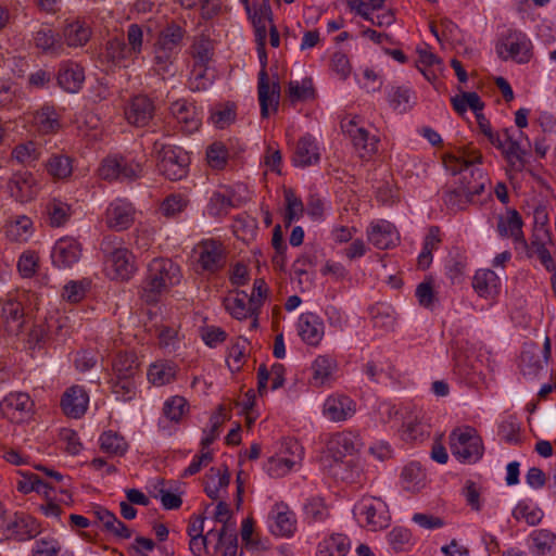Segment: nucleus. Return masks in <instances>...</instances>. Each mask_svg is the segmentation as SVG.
<instances>
[{
  "label": "nucleus",
  "mask_w": 556,
  "mask_h": 556,
  "mask_svg": "<svg viewBox=\"0 0 556 556\" xmlns=\"http://www.w3.org/2000/svg\"><path fill=\"white\" fill-rule=\"evenodd\" d=\"M500 279L491 269H479L473 279L472 287L482 298H490L497 293Z\"/></svg>",
  "instance_id": "nucleus-41"
},
{
  "label": "nucleus",
  "mask_w": 556,
  "mask_h": 556,
  "mask_svg": "<svg viewBox=\"0 0 556 556\" xmlns=\"http://www.w3.org/2000/svg\"><path fill=\"white\" fill-rule=\"evenodd\" d=\"M226 311L236 319L243 320L249 315H255L258 309V301L250 300L245 291H236L235 295L227 296L224 300Z\"/></svg>",
  "instance_id": "nucleus-27"
},
{
  "label": "nucleus",
  "mask_w": 556,
  "mask_h": 556,
  "mask_svg": "<svg viewBox=\"0 0 556 556\" xmlns=\"http://www.w3.org/2000/svg\"><path fill=\"white\" fill-rule=\"evenodd\" d=\"M81 256L80 243L72 237L59 239L52 249V264L58 268H70L79 261Z\"/></svg>",
  "instance_id": "nucleus-17"
},
{
  "label": "nucleus",
  "mask_w": 556,
  "mask_h": 556,
  "mask_svg": "<svg viewBox=\"0 0 556 556\" xmlns=\"http://www.w3.org/2000/svg\"><path fill=\"white\" fill-rule=\"evenodd\" d=\"M286 213L285 224L290 226L293 222L299 220L304 213V205L300 198H298L292 190L285 191Z\"/></svg>",
  "instance_id": "nucleus-56"
},
{
  "label": "nucleus",
  "mask_w": 556,
  "mask_h": 556,
  "mask_svg": "<svg viewBox=\"0 0 556 556\" xmlns=\"http://www.w3.org/2000/svg\"><path fill=\"white\" fill-rule=\"evenodd\" d=\"M324 321L314 313H304L298 321V331L301 339L308 345L316 346L325 333Z\"/></svg>",
  "instance_id": "nucleus-26"
},
{
  "label": "nucleus",
  "mask_w": 556,
  "mask_h": 556,
  "mask_svg": "<svg viewBox=\"0 0 556 556\" xmlns=\"http://www.w3.org/2000/svg\"><path fill=\"white\" fill-rule=\"evenodd\" d=\"M186 30L178 24H168L160 31L153 45L152 70L163 79L175 75V62L181 50Z\"/></svg>",
  "instance_id": "nucleus-2"
},
{
  "label": "nucleus",
  "mask_w": 556,
  "mask_h": 556,
  "mask_svg": "<svg viewBox=\"0 0 556 556\" xmlns=\"http://www.w3.org/2000/svg\"><path fill=\"white\" fill-rule=\"evenodd\" d=\"M319 160L320 153L315 138L312 135L301 137L292 156L293 165L307 167L317 164Z\"/></svg>",
  "instance_id": "nucleus-31"
},
{
  "label": "nucleus",
  "mask_w": 556,
  "mask_h": 556,
  "mask_svg": "<svg viewBox=\"0 0 556 556\" xmlns=\"http://www.w3.org/2000/svg\"><path fill=\"white\" fill-rule=\"evenodd\" d=\"M356 412V403L349 396L334 394L327 397L324 403V416L334 422L351 418Z\"/></svg>",
  "instance_id": "nucleus-22"
},
{
  "label": "nucleus",
  "mask_w": 556,
  "mask_h": 556,
  "mask_svg": "<svg viewBox=\"0 0 556 556\" xmlns=\"http://www.w3.org/2000/svg\"><path fill=\"white\" fill-rule=\"evenodd\" d=\"M304 514L307 519L316 522L327 519L329 516V510L323 498L313 497L308 500L304 505Z\"/></svg>",
  "instance_id": "nucleus-64"
},
{
  "label": "nucleus",
  "mask_w": 556,
  "mask_h": 556,
  "mask_svg": "<svg viewBox=\"0 0 556 556\" xmlns=\"http://www.w3.org/2000/svg\"><path fill=\"white\" fill-rule=\"evenodd\" d=\"M89 397L83 387L74 386L65 391L61 400V406L66 416L81 417L88 407Z\"/></svg>",
  "instance_id": "nucleus-30"
},
{
  "label": "nucleus",
  "mask_w": 556,
  "mask_h": 556,
  "mask_svg": "<svg viewBox=\"0 0 556 556\" xmlns=\"http://www.w3.org/2000/svg\"><path fill=\"white\" fill-rule=\"evenodd\" d=\"M370 317L375 328L386 331L393 329L395 316L393 309L384 304H376L370 308Z\"/></svg>",
  "instance_id": "nucleus-51"
},
{
  "label": "nucleus",
  "mask_w": 556,
  "mask_h": 556,
  "mask_svg": "<svg viewBox=\"0 0 556 556\" xmlns=\"http://www.w3.org/2000/svg\"><path fill=\"white\" fill-rule=\"evenodd\" d=\"M198 265L202 271L214 274L226 264V253L223 244L216 240H204L195 248Z\"/></svg>",
  "instance_id": "nucleus-12"
},
{
  "label": "nucleus",
  "mask_w": 556,
  "mask_h": 556,
  "mask_svg": "<svg viewBox=\"0 0 556 556\" xmlns=\"http://www.w3.org/2000/svg\"><path fill=\"white\" fill-rule=\"evenodd\" d=\"M361 446L359 439L352 432H339L328 441L327 450L332 459L331 473L342 481L354 482L361 473L359 466L348 456H353Z\"/></svg>",
  "instance_id": "nucleus-1"
},
{
  "label": "nucleus",
  "mask_w": 556,
  "mask_h": 556,
  "mask_svg": "<svg viewBox=\"0 0 556 556\" xmlns=\"http://www.w3.org/2000/svg\"><path fill=\"white\" fill-rule=\"evenodd\" d=\"M256 50L262 65L257 83L258 101L261 105V115L266 118L269 114V106H271L274 111H277L278 109L280 85L279 81H274L271 85L269 84L268 74L266 72L267 54L265 43L260 42Z\"/></svg>",
  "instance_id": "nucleus-9"
},
{
  "label": "nucleus",
  "mask_w": 556,
  "mask_h": 556,
  "mask_svg": "<svg viewBox=\"0 0 556 556\" xmlns=\"http://www.w3.org/2000/svg\"><path fill=\"white\" fill-rule=\"evenodd\" d=\"M351 541L343 533H334L318 544L317 556H346Z\"/></svg>",
  "instance_id": "nucleus-38"
},
{
  "label": "nucleus",
  "mask_w": 556,
  "mask_h": 556,
  "mask_svg": "<svg viewBox=\"0 0 556 556\" xmlns=\"http://www.w3.org/2000/svg\"><path fill=\"white\" fill-rule=\"evenodd\" d=\"M219 547L224 548L222 556H237L238 535L235 528L228 531L227 527H222L217 532V544L215 548L217 549Z\"/></svg>",
  "instance_id": "nucleus-58"
},
{
  "label": "nucleus",
  "mask_w": 556,
  "mask_h": 556,
  "mask_svg": "<svg viewBox=\"0 0 556 556\" xmlns=\"http://www.w3.org/2000/svg\"><path fill=\"white\" fill-rule=\"evenodd\" d=\"M388 99L392 109L400 113L407 112L415 104L414 92L406 87H391Z\"/></svg>",
  "instance_id": "nucleus-46"
},
{
  "label": "nucleus",
  "mask_w": 556,
  "mask_h": 556,
  "mask_svg": "<svg viewBox=\"0 0 556 556\" xmlns=\"http://www.w3.org/2000/svg\"><path fill=\"white\" fill-rule=\"evenodd\" d=\"M180 279L181 271L176 263L169 258H154L148 266L141 298L149 304L155 303L162 292L178 285Z\"/></svg>",
  "instance_id": "nucleus-3"
},
{
  "label": "nucleus",
  "mask_w": 556,
  "mask_h": 556,
  "mask_svg": "<svg viewBox=\"0 0 556 556\" xmlns=\"http://www.w3.org/2000/svg\"><path fill=\"white\" fill-rule=\"evenodd\" d=\"M33 41L35 47L46 55L58 58L64 52V43L60 35L47 25H42L34 33Z\"/></svg>",
  "instance_id": "nucleus-28"
},
{
  "label": "nucleus",
  "mask_w": 556,
  "mask_h": 556,
  "mask_svg": "<svg viewBox=\"0 0 556 556\" xmlns=\"http://www.w3.org/2000/svg\"><path fill=\"white\" fill-rule=\"evenodd\" d=\"M169 112L180 125V129L186 134L195 132L202 124V113L197 109L193 102L186 99L172 102Z\"/></svg>",
  "instance_id": "nucleus-14"
},
{
  "label": "nucleus",
  "mask_w": 556,
  "mask_h": 556,
  "mask_svg": "<svg viewBox=\"0 0 556 556\" xmlns=\"http://www.w3.org/2000/svg\"><path fill=\"white\" fill-rule=\"evenodd\" d=\"M273 522L269 525L273 534L291 536L296 529L294 514L286 505H276L271 513Z\"/></svg>",
  "instance_id": "nucleus-32"
},
{
  "label": "nucleus",
  "mask_w": 556,
  "mask_h": 556,
  "mask_svg": "<svg viewBox=\"0 0 556 556\" xmlns=\"http://www.w3.org/2000/svg\"><path fill=\"white\" fill-rule=\"evenodd\" d=\"M90 25L84 20L67 22L63 27L62 36L70 48L84 47L91 38Z\"/></svg>",
  "instance_id": "nucleus-33"
},
{
  "label": "nucleus",
  "mask_w": 556,
  "mask_h": 556,
  "mask_svg": "<svg viewBox=\"0 0 556 556\" xmlns=\"http://www.w3.org/2000/svg\"><path fill=\"white\" fill-rule=\"evenodd\" d=\"M488 178L482 169L472 167L468 173L463 174L460 179V192L464 193L466 201H472L473 197L483 192Z\"/></svg>",
  "instance_id": "nucleus-35"
},
{
  "label": "nucleus",
  "mask_w": 556,
  "mask_h": 556,
  "mask_svg": "<svg viewBox=\"0 0 556 556\" xmlns=\"http://www.w3.org/2000/svg\"><path fill=\"white\" fill-rule=\"evenodd\" d=\"M46 169L54 179H67L73 173V160L66 154H52L46 162Z\"/></svg>",
  "instance_id": "nucleus-44"
},
{
  "label": "nucleus",
  "mask_w": 556,
  "mask_h": 556,
  "mask_svg": "<svg viewBox=\"0 0 556 556\" xmlns=\"http://www.w3.org/2000/svg\"><path fill=\"white\" fill-rule=\"evenodd\" d=\"M496 53L503 61L528 63L532 55V43L521 30L508 29L496 43Z\"/></svg>",
  "instance_id": "nucleus-6"
},
{
  "label": "nucleus",
  "mask_w": 556,
  "mask_h": 556,
  "mask_svg": "<svg viewBox=\"0 0 556 556\" xmlns=\"http://www.w3.org/2000/svg\"><path fill=\"white\" fill-rule=\"evenodd\" d=\"M342 128L350 136L353 146L359 151L362 157L370 156L377 152L379 140L376 136H370L365 128L358 127L354 119L342 125Z\"/></svg>",
  "instance_id": "nucleus-24"
},
{
  "label": "nucleus",
  "mask_w": 556,
  "mask_h": 556,
  "mask_svg": "<svg viewBox=\"0 0 556 556\" xmlns=\"http://www.w3.org/2000/svg\"><path fill=\"white\" fill-rule=\"evenodd\" d=\"M97 520L101 523V530L116 539L127 540L132 535L131 530L121 521L116 515L105 507L96 506L92 510Z\"/></svg>",
  "instance_id": "nucleus-25"
},
{
  "label": "nucleus",
  "mask_w": 556,
  "mask_h": 556,
  "mask_svg": "<svg viewBox=\"0 0 556 556\" xmlns=\"http://www.w3.org/2000/svg\"><path fill=\"white\" fill-rule=\"evenodd\" d=\"M112 392L116 395V399L119 401H131L136 395V384L134 378H114L112 380Z\"/></svg>",
  "instance_id": "nucleus-62"
},
{
  "label": "nucleus",
  "mask_w": 556,
  "mask_h": 556,
  "mask_svg": "<svg viewBox=\"0 0 556 556\" xmlns=\"http://www.w3.org/2000/svg\"><path fill=\"white\" fill-rule=\"evenodd\" d=\"M100 447L104 453L122 456L127 451V442L125 439L114 431H105L99 439Z\"/></svg>",
  "instance_id": "nucleus-50"
},
{
  "label": "nucleus",
  "mask_w": 556,
  "mask_h": 556,
  "mask_svg": "<svg viewBox=\"0 0 556 556\" xmlns=\"http://www.w3.org/2000/svg\"><path fill=\"white\" fill-rule=\"evenodd\" d=\"M337 367V362L328 355H319L312 363L311 382L315 387L324 386L332 376Z\"/></svg>",
  "instance_id": "nucleus-40"
},
{
  "label": "nucleus",
  "mask_w": 556,
  "mask_h": 556,
  "mask_svg": "<svg viewBox=\"0 0 556 556\" xmlns=\"http://www.w3.org/2000/svg\"><path fill=\"white\" fill-rule=\"evenodd\" d=\"M530 540V551L533 555L544 556L556 547V534L547 529L532 531Z\"/></svg>",
  "instance_id": "nucleus-43"
},
{
  "label": "nucleus",
  "mask_w": 556,
  "mask_h": 556,
  "mask_svg": "<svg viewBox=\"0 0 556 556\" xmlns=\"http://www.w3.org/2000/svg\"><path fill=\"white\" fill-rule=\"evenodd\" d=\"M11 197L21 203L33 200L38 192L34 175L29 172H17L8 181Z\"/></svg>",
  "instance_id": "nucleus-21"
},
{
  "label": "nucleus",
  "mask_w": 556,
  "mask_h": 556,
  "mask_svg": "<svg viewBox=\"0 0 556 556\" xmlns=\"http://www.w3.org/2000/svg\"><path fill=\"white\" fill-rule=\"evenodd\" d=\"M522 226L520 214L516 210H508L506 216L498 218L497 231L501 237H511L516 242L526 244Z\"/></svg>",
  "instance_id": "nucleus-34"
},
{
  "label": "nucleus",
  "mask_w": 556,
  "mask_h": 556,
  "mask_svg": "<svg viewBox=\"0 0 556 556\" xmlns=\"http://www.w3.org/2000/svg\"><path fill=\"white\" fill-rule=\"evenodd\" d=\"M152 153L155 155L159 172L167 179L177 181L187 176L190 156L181 147L155 140Z\"/></svg>",
  "instance_id": "nucleus-4"
},
{
  "label": "nucleus",
  "mask_w": 556,
  "mask_h": 556,
  "mask_svg": "<svg viewBox=\"0 0 556 556\" xmlns=\"http://www.w3.org/2000/svg\"><path fill=\"white\" fill-rule=\"evenodd\" d=\"M429 426L417 416L408 417L402 426V439L406 442L422 440L429 434Z\"/></svg>",
  "instance_id": "nucleus-49"
},
{
  "label": "nucleus",
  "mask_w": 556,
  "mask_h": 556,
  "mask_svg": "<svg viewBox=\"0 0 556 556\" xmlns=\"http://www.w3.org/2000/svg\"><path fill=\"white\" fill-rule=\"evenodd\" d=\"M139 369L137 357L134 353H118L113 362V371L115 378H135Z\"/></svg>",
  "instance_id": "nucleus-45"
},
{
  "label": "nucleus",
  "mask_w": 556,
  "mask_h": 556,
  "mask_svg": "<svg viewBox=\"0 0 556 556\" xmlns=\"http://www.w3.org/2000/svg\"><path fill=\"white\" fill-rule=\"evenodd\" d=\"M4 533L8 539L18 542L27 541L39 533V525L36 519L24 513H16L4 525Z\"/></svg>",
  "instance_id": "nucleus-15"
},
{
  "label": "nucleus",
  "mask_w": 556,
  "mask_h": 556,
  "mask_svg": "<svg viewBox=\"0 0 556 556\" xmlns=\"http://www.w3.org/2000/svg\"><path fill=\"white\" fill-rule=\"evenodd\" d=\"M206 160L208 165L214 169L225 167L228 160V150L222 142L212 143L206 151Z\"/></svg>",
  "instance_id": "nucleus-63"
},
{
  "label": "nucleus",
  "mask_w": 556,
  "mask_h": 556,
  "mask_svg": "<svg viewBox=\"0 0 556 556\" xmlns=\"http://www.w3.org/2000/svg\"><path fill=\"white\" fill-rule=\"evenodd\" d=\"M46 213L49 218V224L52 227L63 226L70 217V205L53 199L46 205Z\"/></svg>",
  "instance_id": "nucleus-55"
},
{
  "label": "nucleus",
  "mask_w": 556,
  "mask_h": 556,
  "mask_svg": "<svg viewBox=\"0 0 556 556\" xmlns=\"http://www.w3.org/2000/svg\"><path fill=\"white\" fill-rule=\"evenodd\" d=\"M40 156V152L35 142L28 141L26 143L17 144L12 151V159L21 164L30 165L36 162Z\"/></svg>",
  "instance_id": "nucleus-61"
},
{
  "label": "nucleus",
  "mask_w": 556,
  "mask_h": 556,
  "mask_svg": "<svg viewBox=\"0 0 556 556\" xmlns=\"http://www.w3.org/2000/svg\"><path fill=\"white\" fill-rule=\"evenodd\" d=\"M58 86L68 93H77L85 83L84 67L74 61H63L56 73Z\"/></svg>",
  "instance_id": "nucleus-18"
},
{
  "label": "nucleus",
  "mask_w": 556,
  "mask_h": 556,
  "mask_svg": "<svg viewBox=\"0 0 556 556\" xmlns=\"http://www.w3.org/2000/svg\"><path fill=\"white\" fill-rule=\"evenodd\" d=\"M482 162V155L477 150H460L457 154H445L443 164L451 174H466L475 164Z\"/></svg>",
  "instance_id": "nucleus-29"
},
{
  "label": "nucleus",
  "mask_w": 556,
  "mask_h": 556,
  "mask_svg": "<svg viewBox=\"0 0 556 556\" xmlns=\"http://www.w3.org/2000/svg\"><path fill=\"white\" fill-rule=\"evenodd\" d=\"M229 482L230 475L227 468H225L224 472H220L219 469L215 470V468H211L204 491L210 498L217 500L219 497V491L226 489Z\"/></svg>",
  "instance_id": "nucleus-48"
},
{
  "label": "nucleus",
  "mask_w": 556,
  "mask_h": 556,
  "mask_svg": "<svg viewBox=\"0 0 556 556\" xmlns=\"http://www.w3.org/2000/svg\"><path fill=\"white\" fill-rule=\"evenodd\" d=\"M115 237H105L100 243L105 264L113 270L112 278L127 280L136 270L132 253L123 247H115Z\"/></svg>",
  "instance_id": "nucleus-7"
},
{
  "label": "nucleus",
  "mask_w": 556,
  "mask_h": 556,
  "mask_svg": "<svg viewBox=\"0 0 556 556\" xmlns=\"http://www.w3.org/2000/svg\"><path fill=\"white\" fill-rule=\"evenodd\" d=\"M450 448L458 460L476 463L483 455V443L476 429L471 427L454 429L450 434Z\"/></svg>",
  "instance_id": "nucleus-5"
},
{
  "label": "nucleus",
  "mask_w": 556,
  "mask_h": 556,
  "mask_svg": "<svg viewBox=\"0 0 556 556\" xmlns=\"http://www.w3.org/2000/svg\"><path fill=\"white\" fill-rule=\"evenodd\" d=\"M1 317L7 325L8 331L17 333L24 324V308L18 294H8L0 302Z\"/></svg>",
  "instance_id": "nucleus-23"
},
{
  "label": "nucleus",
  "mask_w": 556,
  "mask_h": 556,
  "mask_svg": "<svg viewBox=\"0 0 556 556\" xmlns=\"http://www.w3.org/2000/svg\"><path fill=\"white\" fill-rule=\"evenodd\" d=\"M105 56L114 64H119L122 61L132 58L126 42L121 38H112L106 42Z\"/></svg>",
  "instance_id": "nucleus-57"
},
{
  "label": "nucleus",
  "mask_w": 556,
  "mask_h": 556,
  "mask_svg": "<svg viewBox=\"0 0 556 556\" xmlns=\"http://www.w3.org/2000/svg\"><path fill=\"white\" fill-rule=\"evenodd\" d=\"M402 485L406 491L415 492L424 486L425 472L417 463L406 465L401 473Z\"/></svg>",
  "instance_id": "nucleus-47"
},
{
  "label": "nucleus",
  "mask_w": 556,
  "mask_h": 556,
  "mask_svg": "<svg viewBox=\"0 0 556 556\" xmlns=\"http://www.w3.org/2000/svg\"><path fill=\"white\" fill-rule=\"evenodd\" d=\"M516 135L523 136V132L513 127L503 129L500 135L501 146L494 147L503 152L514 170L521 172L526 166L527 151Z\"/></svg>",
  "instance_id": "nucleus-11"
},
{
  "label": "nucleus",
  "mask_w": 556,
  "mask_h": 556,
  "mask_svg": "<svg viewBox=\"0 0 556 556\" xmlns=\"http://www.w3.org/2000/svg\"><path fill=\"white\" fill-rule=\"evenodd\" d=\"M89 288L90 281L87 279L71 280L64 286L62 298L70 303H78L85 298Z\"/></svg>",
  "instance_id": "nucleus-59"
},
{
  "label": "nucleus",
  "mask_w": 556,
  "mask_h": 556,
  "mask_svg": "<svg viewBox=\"0 0 556 556\" xmlns=\"http://www.w3.org/2000/svg\"><path fill=\"white\" fill-rule=\"evenodd\" d=\"M33 123L38 131L42 134H51L56 131L60 124V116L53 105L45 104L34 113Z\"/></svg>",
  "instance_id": "nucleus-39"
},
{
  "label": "nucleus",
  "mask_w": 556,
  "mask_h": 556,
  "mask_svg": "<svg viewBox=\"0 0 556 556\" xmlns=\"http://www.w3.org/2000/svg\"><path fill=\"white\" fill-rule=\"evenodd\" d=\"M142 167L139 163L124 156H108L99 167V175L105 180H132L140 177Z\"/></svg>",
  "instance_id": "nucleus-10"
},
{
  "label": "nucleus",
  "mask_w": 556,
  "mask_h": 556,
  "mask_svg": "<svg viewBox=\"0 0 556 556\" xmlns=\"http://www.w3.org/2000/svg\"><path fill=\"white\" fill-rule=\"evenodd\" d=\"M452 105L459 114H464L469 108L475 115L482 112L484 108V103L477 92H463L460 96L453 97Z\"/></svg>",
  "instance_id": "nucleus-52"
},
{
  "label": "nucleus",
  "mask_w": 556,
  "mask_h": 556,
  "mask_svg": "<svg viewBox=\"0 0 556 556\" xmlns=\"http://www.w3.org/2000/svg\"><path fill=\"white\" fill-rule=\"evenodd\" d=\"M155 106L147 96H136L126 108L125 116L129 124L136 127H144L153 118Z\"/></svg>",
  "instance_id": "nucleus-20"
},
{
  "label": "nucleus",
  "mask_w": 556,
  "mask_h": 556,
  "mask_svg": "<svg viewBox=\"0 0 556 556\" xmlns=\"http://www.w3.org/2000/svg\"><path fill=\"white\" fill-rule=\"evenodd\" d=\"M33 222L27 216H20L7 229V236L15 241H26L31 235Z\"/></svg>",
  "instance_id": "nucleus-60"
},
{
  "label": "nucleus",
  "mask_w": 556,
  "mask_h": 556,
  "mask_svg": "<svg viewBox=\"0 0 556 556\" xmlns=\"http://www.w3.org/2000/svg\"><path fill=\"white\" fill-rule=\"evenodd\" d=\"M136 210L131 202L117 198L113 200L105 211V225L115 231L130 228L135 222Z\"/></svg>",
  "instance_id": "nucleus-13"
},
{
  "label": "nucleus",
  "mask_w": 556,
  "mask_h": 556,
  "mask_svg": "<svg viewBox=\"0 0 556 556\" xmlns=\"http://www.w3.org/2000/svg\"><path fill=\"white\" fill-rule=\"evenodd\" d=\"M283 446L286 452L291 454V457L283 455L269 457L265 464V470L270 477H281L287 475L301 459L302 447L298 441L289 440L283 444Z\"/></svg>",
  "instance_id": "nucleus-16"
},
{
  "label": "nucleus",
  "mask_w": 556,
  "mask_h": 556,
  "mask_svg": "<svg viewBox=\"0 0 556 556\" xmlns=\"http://www.w3.org/2000/svg\"><path fill=\"white\" fill-rule=\"evenodd\" d=\"M144 31L147 34L151 33V28L146 25H139V24H130L127 27L126 37H127V48L132 56L137 58L141 52L143 48V37Z\"/></svg>",
  "instance_id": "nucleus-53"
},
{
  "label": "nucleus",
  "mask_w": 556,
  "mask_h": 556,
  "mask_svg": "<svg viewBox=\"0 0 556 556\" xmlns=\"http://www.w3.org/2000/svg\"><path fill=\"white\" fill-rule=\"evenodd\" d=\"M33 406L30 396L24 392H11L0 402V410L3 415L27 414L31 412Z\"/></svg>",
  "instance_id": "nucleus-37"
},
{
  "label": "nucleus",
  "mask_w": 556,
  "mask_h": 556,
  "mask_svg": "<svg viewBox=\"0 0 556 556\" xmlns=\"http://www.w3.org/2000/svg\"><path fill=\"white\" fill-rule=\"evenodd\" d=\"M191 53L195 60L193 72L197 78H202L213 55V45L211 40L205 37L197 38L191 47Z\"/></svg>",
  "instance_id": "nucleus-36"
},
{
  "label": "nucleus",
  "mask_w": 556,
  "mask_h": 556,
  "mask_svg": "<svg viewBox=\"0 0 556 556\" xmlns=\"http://www.w3.org/2000/svg\"><path fill=\"white\" fill-rule=\"evenodd\" d=\"M176 365L167 361H159L150 365L148 380L154 386H165L175 380Z\"/></svg>",
  "instance_id": "nucleus-42"
},
{
  "label": "nucleus",
  "mask_w": 556,
  "mask_h": 556,
  "mask_svg": "<svg viewBox=\"0 0 556 556\" xmlns=\"http://www.w3.org/2000/svg\"><path fill=\"white\" fill-rule=\"evenodd\" d=\"M249 342L245 338L239 337L229 348L227 355V365L231 371H239L247 358Z\"/></svg>",
  "instance_id": "nucleus-54"
},
{
  "label": "nucleus",
  "mask_w": 556,
  "mask_h": 556,
  "mask_svg": "<svg viewBox=\"0 0 556 556\" xmlns=\"http://www.w3.org/2000/svg\"><path fill=\"white\" fill-rule=\"evenodd\" d=\"M367 238L377 249L387 250L395 247L400 240L399 232L388 220L372 222L367 228Z\"/></svg>",
  "instance_id": "nucleus-19"
},
{
  "label": "nucleus",
  "mask_w": 556,
  "mask_h": 556,
  "mask_svg": "<svg viewBox=\"0 0 556 556\" xmlns=\"http://www.w3.org/2000/svg\"><path fill=\"white\" fill-rule=\"evenodd\" d=\"M354 514L361 523L370 531H378L387 528L390 523L388 505L379 497L364 496L354 506Z\"/></svg>",
  "instance_id": "nucleus-8"
}]
</instances>
